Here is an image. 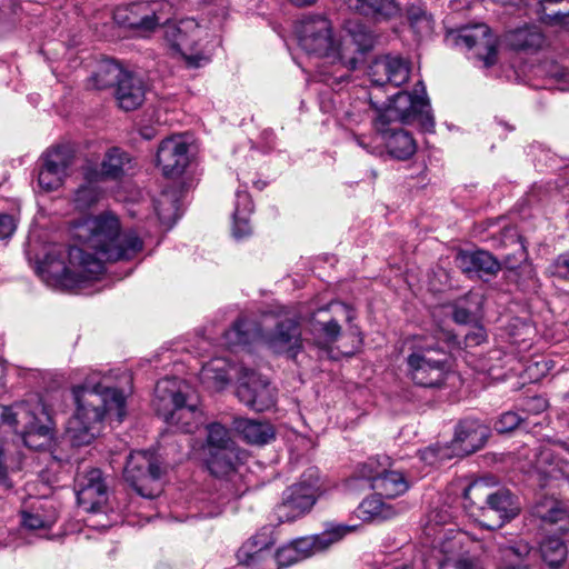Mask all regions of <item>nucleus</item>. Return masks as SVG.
Here are the masks:
<instances>
[{
  "label": "nucleus",
  "instance_id": "obj_1",
  "mask_svg": "<svg viewBox=\"0 0 569 569\" xmlns=\"http://www.w3.org/2000/svg\"><path fill=\"white\" fill-rule=\"evenodd\" d=\"M73 236L84 248L69 247L68 264L52 253L39 263L38 272L50 286L72 290L104 270V262L131 260L143 248L136 231L121 232L118 217L111 212L88 217L73 227Z\"/></svg>",
  "mask_w": 569,
  "mask_h": 569
},
{
  "label": "nucleus",
  "instance_id": "obj_2",
  "mask_svg": "<svg viewBox=\"0 0 569 569\" xmlns=\"http://www.w3.org/2000/svg\"><path fill=\"white\" fill-rule=\"evenodd\" d=\"M415 93L402 90L388 99L383 108H376L372 128L382 141L387 153L400 161L409 160L417 152V142L406 126L417 122L425 132H433L435 119L423 82Z\"/></svg>",
  "mask_w": 569,
  "mask_h": 569
},
{
  "label": "nucleus",
  "instance_id": "obj_3",
  "mask_svg": "<svg viewBox=\"0 0 569 569\" xmlns=\"http://www.w3.org/2000/svg\"><path fill=\"white\" fill-rule=\"evenodd\" d=\"M93 376L73 387L77 403L73 417L68 420L66 436L72 446L90 445L99 432L107 412H114L119 422L126 416V398L121 390L104 387Z\"/></svg>",
  "mask_w": 569,
  "mask_h": 569
},
{
  "label": "nucleus",
  "instance_id": "obj_4",
  "mask_svg": "<svg viewBox=\"0 0 569 569\" xmlns=\"http://www.w3.org/2000/svg\"><path fill=\"white\" fill-rule=\"evenodd\" d=\"M463 506L487 529H497L516 518L520 507L515 495L506 488L492 490L483 480L470 483L463 492Z\"/></svg>",
  "mask_w": 569,
  "mask_h": 569
},
{
  "label": "nucleus",
  "instance_id": "obj_5",
  "mask_svg": "<svg viewBox=\"0 0 569 569\" xmlns=\"http://www.w3.org/2000/svg\"><path fill=\"white\" fill-rule=\"evenodd\" d=\"M295 33L299 47L308 54L317 57H333L341 61L349 70L357 68L355 57L347 58L343 50H339L333 36L330 20L323 14H305L295 26Z\"/></svg>",
  "mask_w": 569,
  "mask_h": 569
},
{
  "label": "nucleus",
  "instance_id": "obj_6",
  "mask_svg": "<svg viewBox=\"0 0 569 569\" xmlns=\"http://www.w3.org/2000/svg\"><path fill=\"white\" fill-rule=\"evenodd\" d=\"M0 418L3 423L20 432L27 447L38 449L42 443H34L37 435L48 437L52 428V418L41 398L17 402L12 406L0 407Z\"/></svg>",
  "mask_w": 569,
  "mask_h": 569
},
{
  "label": "nucleus",
  "instance_id": "obj_7",
  "mask_svg": "<svg viewBox=\"0 0 569 569\" xmlns=\"http://www.w3.org/2000/svg\"><path fill=\"white\" fill-rule=\"evenodd\" d=\"M169 385L170 381L164 380L156 386L152 405L157 415L182 432H194L202 422L201 410L196 403L189 402L180 390L170 388Z\"/></svg>",
  "mask_w": 569,
  "mask_h": 569
},
{
  "label": "nucleus",
  "instance_id": "obj_8",
  "mask_svg": "<svg viewBox=\"0 0 569 569\" xmlns=\"http://www.w3.org/2000/svg\"><path fill=\"white\" fill-rule=\"evenodd\" d=\"M408 376L423 388H440L450 371L449 356L438 345L423 342L413 348L407 358Z\"/></svg>",
  "mask_w": 569,
  "mask_h": 569
},
{
  "label": "nucleus",
  "instance_id": "obj_9",
  "mask_svg": "<svg viewBox=\"0 0 569 569\" xmlns=\"http://www.w3.org/2000/svg\"><path fill=\"white\" fill-rule=\"evenodd\" d=\"M160 24L163 38L171 48L182 54L188 67L199 68L209 62L212 50L207 44H200L203 30L194 19L174 21L162 18Z\"/></svg>",
  "mask_w": 569,
  "mask_h": 569
},
{
  "label": "nucleus",
  "instance_id": "obj_10",
  "mask_svg": "<svg viewBox=\"0 0 569 569\" xmlns=\"http://www.w3.org/2000/svg\"><path fill=\"white\" fill-rule=\"evenodd\" d=\"M319 480L318 469L309 468L299 482L282 492L281 502L274 508V516L279 523L296 521L310 512L317 501Z\"/></svg>",
  "mask_w": 569,
  "mask_h": 569
},
{
  "label": "nucleus",
  "instance_id": "obj_11",
  "mask_svg": "<svg viewBox=\"0 0 569 569\" xmlns=\"http://www.w3.org/2000/svg\"><path fill=\"white\" fill-rule=\"evenodd\" d=\"M162 468L151 451H133L127 458L123 470L124 480L144 498H154L160 489L158 481Z\"/></svg>",
  "mask_w": 569,
  "mask_h": 569
},
{
  "label": "nucleus",
  "instance_id": "obj_12",
  "mask_svg": "<svg viewBox=\"0 0 569 569\" xmlns=\"http://www.w3.org/2000/svg\"><path fill=\"white\" fill-rule=\"evenodd\" d=\"M237 370L236 396L240 402L257 412H263L274 407L277 392L267 378L244 366H240Z\"/></svg>",
  "mask_w": 569,
  "mask_h": 569
},
{
  "label": "nucleus",
  "instance_id": "obj_13",
  "mask_svg": "<svg viewBox=\"0 0 569 569\" xmlns=\"http://www.w3.org/2000/svg\"><path fill=\"white\" fill-rule=\"evenodd\" d=\"M455 42L457 46L475 49L476 57L483 62L486 68L497 62L498 41L485 23L460 28L455 37Z\"/></svg>",
  "mask_w": 569,
  "mask_h": 569
},
{
  "label": "nucleus",
  "instance_id": "obj_14",
  "mask_svg": "<svg viewBox=\"0 0 569 569\" xmlns=\"http://www.w3.org/2000/svg\"><path fill=\"white\" fill-rule=\"evenodd\" d=\"M496 559L499 569H531L539 555L527 541L512 539L498 543Z\"/></svg>",
  "mask_w": 569,
  "mask_h": 569
},
{
  "label": "nucleus",
  "instance_id": "obj_15",
  "mask_svg": "<svg viewBox=\"0 0 569 569\" xmlns=\"http://www.w3.org/2000/svg\"><path fill=\"white\" fill-rule=\"evenodd\" d=\"M77 499L88 511H98L108 499V488L102 471L92 468L77 478Z\"/></svg>",
  "mask_w": 569,
  "mask_h": 569
},
{
  "label": "nucleus",
  "instance_id": "obj_16",
  "mask_svg": "<svg viewBox=\"0 0 569 569\" xmlns=\"http://www.w3.org/2000/svg\"><path fill=\"white\" fill-rule=\"evenodd\" d=\"M455 262L468 278L488 279L495 277L501 269L496 257L486 250H459Z\"/></svg>",
  "mask_w": 569,
  "mask_h": 569
},
{
  "label": "nucleus",
  "instance_id": "obj_17",
  "mask_svg": "<svg viewBox=\"0 0 569 569\" xmlns=\"http://www.w3.org/2000/svg\"><path fill=\"white\" fill-rule=\"evenodd\" d=\"M266 343L277 353H290L295 357L302 347L299 321L286 317L278 319L274 328L266 335Z\"/></svg>",
  "mask_w": 569,
  "mask_h": 569
},
{
  "label": "nucleus",
  "instance_id": "obj_18",
  "mask_svg": "<svg viewBox=\"0 0 569 569\" xmlns=\"http://www.w3.org/2000/svg\"><path fill=\"white\" fill-rule=\"evenodd\" d=\"M189 146L180 137L162 140L157 152V164L166 177L180 176L189 163Z\"/></svg>",
  "mask_w": 569,
  "mask_h": 569
},
{
  "label": "nucleus",
  "instance_id": "obj_19",
  "mask_svg": "<svg viewBox=\"0 0 569 569\" xmlns=\"http://www.w3.org/2000/svg\"><path fill=\"white\" fill-rule=\"evenodd\" d=\"M409 63L400 57L386 56L376 59L370 67L371 81L379 87L385 84L400 87L409 80Z\"/></svg>",
  "mask_w": 569,
  "mask_h": 569
},
{
  "label": "nucleus",
  "instance_id": "obj_20",
  "mask_svg": "<svg viewBox=\"0 0 569 569\" xmlns=\"http://www.w3.org/2000/svg\"><path fill=\"white\" fill-rule=\"evenodd\" d=\"M490 436L488 426L479 419L466 418L458 422L452 443L463 455H470L481 449Z\"/></svg>",
  "mask_w": 569,
  "mask_h": 569
},
{
  "label": "nucleus",
  "instance_id": "obj_21",
  "mask_svg": "<svg viewBox=\"0 0 569 569\" xmlns=\"http://www.w3.org/2000/svg\"><path fill=\"white\" fill-rule=\"evenodd\" d=\"M114 20L126 28L150 32L156 27L160 26L162 17L158 13L157 8L148 10L144 4L134 3L117 9Z\"/></svg>",
  "mask_w": 569,
  "mask_h": 569
},
{
  "label": "nucleus",
  "instance_id": "obj_22",
  "mask_svg": "<svg viewBox=\"0 0 569 569\" xmlns=\"http://www.w3.org/2000/svg\"><path fill=\"white\" fill-rule=\"evenodd\" d=\"M131 168V157L119 147L108 149L101 162V170L88 169L86 180L119 179Z\"/></svg>",
  "mask_w": 569,
  "mask_h": 569
},
{
  "label": "nucleus",
  "instance_id": "obj_23",
  "mask_svg": "<svg viewBox=\"0 0 569 569\" xmlns=\"http://www.w3.org/2000/svg\"><path fill=\"white\" fill-rule=\"evenodd\" d=\"M451 515L447 509H435L429 513V521L427 526L428 533L435 532V541L440 543L441 550L445 553H455L462 550V547L468 541H476V539L467 531H457L452 537L448 538L447 533L437 532L432 526L446 525L450 521Z\"/></svg>",
  "mask_w": 569,
  "mask_h": 569
},
{
  "label": "nucleus",
  "instance_id": "obj_24",
  "mask_svg": "<svg viewBox=\"0 0 569 569\" xmlns=\"http://www.w3.org/2000/svg\"><path fill=\"white\" fill-rule=\"evenodd\" d=\"M146 84L143 80L132 72L124 74V78L116 88V99L121 109L131 111L139 108L144 101Z\"/></svg>",
  "mask_w": 569,
  "mask_h": 569
},
{
  "label": "nucleus",
  "instance_id": "obj_25",
  "mask_svg": "<svg viewBox=\"0 0 569 569\" xmlns=\"http://www.w3.org/2000/svg\"><path fill=\"white\" fill-rule=\"evenodd\" d=\"M350 10L375 20H389L400 14L401 8L395 0H343Z\"/></svg>",
  "mask_w": 569,
  "mask_h": 569
},
{
  "label": "nucleus",
  "instance_id": "obj_26",
  "mask_svg": "<svg viewBox=\"0 0 569 569\" xmlns=\"http://www.w3.org/2000/svg\"><path fill=\"white\" fill-rule=\"evenodd\" d=\"M274 542V528L263 526L239 548L237 558L241 563L250 565L261 551L272 547Z\"/></svg>",
  "mask_w": 569,
  "mask_h": 569
},
{
  "label": "nucleus",
  "instance_id": "obj_27",
  "mask_svg": "<svg viewBox=\"0 0 569 569\" xmlns=\"http://www.w3.org/2000/svg\"><path fill=\"white\" fill-rule=\"evenodd\" d=\"M239 366H231L224 359H213L206 363L200 371L201 381L213 390H222L230 381V371L238 377Z\"/></svg>",
  "mask_w": 569,
  "mask_h": 569
},
{
  "label": "nucleus",
  "instance_id": "obj_28",
  "mask_svg": "<svg viewBox=\"0 0 569 569\" xmlns=\"http://www.w3.org/2000/svg\"><path fill=\"white\" fill-rule=\"evenodd\" d=\"M246 453L237 448L210 450L208 469L216 477H224L237 470L242 463Z\"/></svg>",
  "mask_w": 569,
  "mask_h": 569
},
{
  "label": "nucleus",
  "instance_id": "obj_29",
  "mask_svg": "<svg viewBox=\"0 0 569 569\" xmlns=\"http://www.w3.org/2000/svg\"><path fill=\"white\" fill-rule=\"evenodd\" d=\"M232 425L243 440L251 445H266L274 437L271 425L267 422L240 417L234 418Z\"/></svg>",
  "mask_w": 569,
  "mask_h": 569
},
{
  "label": "nucleus",
  "instance_id": "obj_30",
  "mask_svg": "<svg viewBox=\"0 0 569 569\" xmlns=\"http://www.w3.org/2000/svg\"><path fill=\"white\" fill-rule=\"evenodd\" d=\"M410 486L409 479L402 472L387 468L383 475L371 485V489L378 496L393 499L406 493Z\"/></svg>",
  "mask_w": 569,
  "mask_h": 569
},
{
  "label": "nucleus",
  "instance_id": "obj_31",
  "mask_svg": "<svg viewBox=\"0 0 569 569\" xmlns=\"http://www.w3.org/2000/svg\"><path fill=\"white\" fill-rule=\"evenodd\" d=\"M536 13L548 26H569V0H538Z\"/></svg>",
  "mask_w": 569,
  "mask_h": 569
},
{
  "label": "nucleus",
  "instance_id": "obj_32",
  "mask_svg": "<svg viewBox=\"0 0 569 569\" xmlns=\"http://www.w3.org/2000/svg\"><path fill=\"white\" fill-rule=\"evenodd\" d=\"M508 46L517 51H536L541 48L545 37L541 31L533 26H525L511 30L507 33Z\"/></svg>",
  "mask_w": 569,
  "mask_h": 569
},
{
  "label": "nucleus",
  "instance_id": "obj_33",
  "mask_svg": "<svg viewBox=\"0 0 569 569\" xmlns=\"http://www.w3.org/2000/svg\"><path fill=\"white\" fill-rule=\"evenodd\" d=\"M382 496L378 493L366 498L359 506V510L365 520H389L393 518L398 510L393 505L387 503L381 499Z\"/></svg>",
  "mask_w": 569,
  "mask_h": 569
},
{
  "label": "nucleus",
  "instance_id": "obj_34",
  "mask_svg": "<svg viewBox=\"0 0 569 569\" xmlns=\"http://www.w3.org/2000/svg\"><path fill=\"white\" fill-rule=\"evenodd\" d=\"M357 526L329 522L322 532L311 535L317 553L328 550L332 545L339 542L348 533L355 531Z\"/></svg>",
  "mask_w": 569,
  "mask_h": 569
},
{
  "label": "nucleus",
  "instance_id": "obj_35",
  "mask_svg": "<svg viewBox=\"0 0 569 569\" xmlns=\"http://www.w3.org/2000/svg\"><path fill=\"white\" fill-rule=\"evenodd\" d=\"M128 74L121 66L113 60H103L99 66L98 70L92 74L91 80L97 89H107L116 86Z\"/></svg>",
  "mask_w": 569,
  "mask_h": 569
},
{
  "label": "nucleus",
  "instance_id": "obj_36",
  "mask_svg": "<svg viewBox=\"0 0 569 569\" xmlns=\"http://www.w3.org/2000/svg\"><path fill=\"white\" fill-rule=\"evenodd\" d=\"M568 553L563 540L552 535L543 539L540 545V557L551 568H559Z\"/></svg>",
  "mask_w": 569,
  "mask_h": 569
},
{
  "label": "nucleus",
  "instance_id": "obj_37",
  "mask_svg": "<svg viewBox=\"0 0 569 569\" xmlns=\"http://www.w3.org/2000/svg\"><path fill=\"white\" fill-rule=\"evenodd\" d=\"M501 243L505 247H513L512 253L505 257V262L509 269L517 268V266L527 258L526 246L516 228L509 227L503 229L501 233Z\"/></svg>",
  "mask_w": 569,
  "mask_h": 569
},
{
  "label": "nucleus",
  "instance_id": "obj_38",
  "mask_svg": "<svg viewBox=\"0 0 569 569\" xmlns=\"http://www.w3.org/2000/svg\"><path fill=\"white\" fill-rule=\"evenodd\" d=\"M257 335L253 322L247 319H238L233 326L223 333L224 343L228 347L247 346Z\"/></svg>",
  "mask_w": 569,
  "mask_h": 569
},
{
  "label": "nucleus",
  "instance_id": "obj_39",
  "mask_svg": "<svg viewBox=\"0 0 569 569\" xmlns=\"http://www.w3.org/2000/svg\"><path fill=\"white\" fill-rule=\"evenodd\" d=\"M252 211L251 201L248 194L238 196V207L233 213L232 234L236 239L240 240L249 237L252 232L249 222V212Z\"/></svg>",
  "mask_w": 569,
  "mask_h": 569
},
{
  "label": "nucleus",
  "instance_id": "obj_40",
  "mask_svg": "<svg viewBox=\"0 0 569 569\" xmlns=\"http://www.w3.org/2000/svg\"><path fill=\"white\" fill-rule=\"evenodd\" d=\"M390 467V459L387 456L370 457L365 462L359 463L355 470V478L366 480L371 485L383 475Z\"/></svg>",
  "mask_w": 569,
  "mask_h": 569
},
{
  "label": "nucleus",
  "instance_id": "obj_41",
  "mask_svg": "<svg viewBox=\"0 0 569 569\" xmlns=\"http://www.w3.org/2000/svg\"><path fill=\"white\" fill-rule=\"evenodd\" d=\"M406 16L410 27L420 36L431 33L433 29V19L421 3H411L406 9Z\"/></svg>",
  "mask_w": 569,
  "mask_h": 569
},
{
  "label": "nucleus",
  "instance_id": "obj_42",
  "mask_svg": "<svg viewBox=\"0 0 569 569\" xmlns=\"http://www.w3.org/2000/svg\"><path fill=\"white\" fill-rule=\"evenodd\" d=\"M312 333L317 345L321 348H327L338 340L341 327L335 319L326 322L318 321L312 325Z\"/></svg>",
  "mask_w": 569,
  "mask_h": 569
},
{
  "label": "nucleus",
  "instance_id": "obj_43",
  "mask_svg": "<svg viewBox=\"0 0 569 569\" xmlns=\"http://www.w3.org/2000/svg\"><path fill=\"white\" fill-rule=\"evenodd\" d=\"M559 451L560 443L553 447H543L539 451L536 460L537 468L546 477L557 479V462L561 458Z\"/></svg>",
  "mask_w": 569,
  "mask_h": 569
},
{
  "label": "nucleus",
  "instance_id": "obj_44",
  "mask_svg": "<svg viewBox=\"0 0 569 569\" xmlns=\"http://www.w3.org/2000/svg\"><path fill=\"white\" fill-rule=\"evenodd\" d=\"M73 151L68 146H57L42 156V161L51 168H56L67 174L68 168L73 162Z\"/></svg>",
  "mask_w": 569,
  "mask_h": 569
},
{
  "label": "nucleus",
  "instance_id": "obj_45",
  "mask_svg": "<svg viewBox=\"0 0 569 569\" xmlns=\"http://www.w3.org/2000/svg\"><path fill=\"white\" fill-rule=\"evenodd\" d=\"M208 445L210 450L237 448L236 442L230 437V431L220 423L208 426Z\"/></svg>",
  "mask_w": 569,
  "mask_h": 569
},
{
  "label": "nucleus",
  "instance_id": "obj_46",
  "mask_svg": "<svg viewBox=\"0 0 569 569\" xmlns=\"http://www.w3.org/2000/svg\"><path fill=\"white\" fill-rule=\"evenodd\" d=\"M67 174L42 161L38 173V183L44 191H52L60 188Z\"/></svg>",
  "mask_w": 569,
  "mask_h": 569
},
{
  "label": "nucleus",
  "instance_id": "obj_47",
  "mask_svg": "<svg viewBox=\"0 0 569 569\" xmlns=\"http://www.w3.org/2000/svg\"><path fill=\"white\" fill-rule=\"evenodd\" d=\"M350 41L356 46V51L363 53L373 48L375 34L363 24L355 23L349 28Z\"/></svg>",
  "mask_w": 569,
  "mask_h": 569
},
{
  "label": "nucleus",
  "instance_id": "obj_48",
  "mask_svg": "<svg viewBox=\"0 0 569 569\" xmlns=\"http://www.w3.org/2000/svg\"><path fill=\"white\" fill-rule=\"evenodd\" d=\"M94 181L87 180L86 184L80 186L74 193V203L78 209L87 210L96 204L100 198L101 191L92 184Z\"/></svg>",
  "mask_w": 569,
  "mask_h": 569
},
{
  "label": "nucleus",
  "instance_id": "obj_49",
  "mask_svg": "<svg viewBox=\"0 0 569 569\" xmlns=\"http://www.w3.org/2000/svg\"><path fill=\"white\" fill-rule=\"evenodd\" d=\"M525 418L516 411H506L501 413L495 422V429L499 433H508L517 429Z\"/></svg>",
  "mask_w": 569,
  "mask_h": 569
},
{
  "label": "nucleus",
  "instance_id": "obj_50",
  "mask_svg": "<svg viewBox=\"0 0 569 569\" xmlns=\"http://www.w3.org/2000/svg\"><path fill=\"white\" fill-rule=\"evenodd\" d=\"M541 519L551 525L563 522L557 529L561 533L569 530V516L565 509L558 506H552L546 513L541 515Z\"/></svg>",
  "mask_w": 569,
  "mask_h": 569
},
{
  "label": "nucleus",
  "instance_id": "obj_51",
  "mask_svg": "<svg viewBox=\"0 0 569 569\" xmlns=\"http://www.w3.org/2000/svg\"><path fill=\"white\" fill-rule=\"evenodd\" d=\"M54 522L53 517H42L39 513L23 512L22 523L30 530L49 529Z\"/></svg>",
  "mask_w": 569,
  "mask_h": 569
},
{
  "label": "nucleus",
  "instance_id": "obj_52",
  "mask_svg": "<svg viewBox=\"0 0 569 569\" xmlns=\"http://www.w3.org/2000/svg\"><path fill=\"white\" fill-rule=\"evenodd\" d=\"M547 74L558 86V89L569 90V69L557 63H551L547 70Z\"/></svg>",
  "mask_w": 569,
  "mask_h": 569
},
{
  "label": "nucleus",
  "instance_id": "obj_53",
  "mask_svg": "<svg viewBox=\"0 0 569 569\" xmlns=\"http://www.w3.org/2000/svg\"><path fill=\"white\" fill-rule=\"evenodd\" d=\"M274 558L280 568L288 567L301 561L292 542L279 548L274 555Z\"/></svg>",
  "mask_w": 569,
  "mask_h": 569
},
{
  "label": "nucleus",
  "instance_id": "obj_54",
  "mask_svg": "<svg viewBox=\"0 0 569 569\" xmlns=\"http://www.w3.org/2000/svg\"><path fill=\"white\" fill-rule=\"evenodd\" d=\"M519 408L528 415H539L548 408V401L542 396H532L523 399Z\"/></svg>",
  "mask_w": 569,
  "mask_h": 569
},
{
  "label": "nucleus",
  "instance_id": "obj_55",
  "mask_svg": "<svg viewBox=\"0 0 569 569\" xmlns=\"http://www.w3.org/2000/svg\"><path fill=\"white\" fill-rule=\"evenodd\" d=\"M292 545L295 546L297 553L301 560L317 555L315 550V542L311 536L298 538L292 541Z\"/></svg>",
  "mask_w": 569,
  "mask_h": 569
},
{
  "label": "nucleus",
  "instance_id": "obj_56",
  "mask_svg": "<svg viewBox=\"0 0 569 569\" xmlns=\"http://www.w3.org/2000/svg\"><path fill=\"white\" fill-rule=\"evenodd\" d=\"M550 269L553 276L560 279H569V252L558 256Z\"/></svg>",
  "mask_w": 569,
  "mask_h": 569
},
{
  "label": "nucleus",
  "instance_id": "obj_57",
  "mask_svg": "<svg viewBox=\"0 0 569 569\" xmlns=\"http://www.w3.org/2000/svg\"><path fill=\"white\" fill-rule=\"evenodd\" d=\"M439 569H480L479 566L469 558L446 559L440 563Z\"/></svg>",
  "mask_w": 569,
  "mask_h": 569
},
{
  "label": "nucleus",
  "instance_id": "obj_58",
  "mask_svg": "<svg viewBox=\"0 0 569 569\" xmlns=\"http://www.w3.org/2000/svg\"><path fill=\"white\" fill-rule=\"evenodd\" d=\"M452 319L458 325H467L473 320V313L459 301L453 306Z\"/></svg>",
  "mask_w": 569,
  "mask_h": 569
},
{
  "label": "nucleus",
  "instance_id": "obj_59",
  "mask_svg": "<svg viewBox=\"0 0 569 569\" xmlns=\"http://www.w3.org/2000/svg\"><path fill=\"white\" fill-rule=\"evenodd\" d=\"M559 453L561 458L557 462V478L563 477L569 479V447L560 442Z\"/></svg>",
  "mask_w": 569,
  "mask_h": 569
},
{
  "label": "nucleus",
  "instance_id": "obj_60",
  "mask_svg": "<svg viewBox=\"0 0 569 569\" xmlns=\"http://www.w3.org/2000/svg\"><path fill=\"white\" fill-rule=\"evenodd\" d=\"M487 339L486 331L482 327H477L472 331L466 333L463 345L466 348L479 346Z\"/></svg>",
  "mask_w": 569,
  "mask_h": 569
},
{
  "label": "nucleus",
  "instance_id": "obj_61",
  "mask_svg": "<svg viewBox=\"0 0 569 569\" xmlns=\"http://www.w3.org/2000/svg\"><path fill=\"white\" fill-rule=\"evenodd\" d=\"M16 221L12 216L0 213V239L10 238L16 230Z\"/></svg>",
  "mask_w": 569,
  "mask_h": 569
},
{
  "label": "nucleus",
  "instance_id": "obj_62",
  "mask_svg": "<svg viewBox=\"0 0 569 569\" xmlns=\"http://www.w3.org/2000/svg\"><path fill=\"white\" fill-rule=\"evenodd\" d=\"M420 455L421 459L428 465H433L446 457L443 450L438 446L427 447L420 451Z\"/></svg>",
  "mask_w": 569,
  "mask_h": 569
},
{
  "label": "nucleus",
  "instance_id": "obj_63",
  "mask_svg": "<svg viewBox=\"0 0 569 569\" xmlns=\"http://www.w3.org/2000/svg\"><path fill=\"white\" fill-rule=\"evenodd\" d=\"M363 103L356 106L355 111L343 110L341 114V107L337 109V116L341 120V117L350 123H358L362 120Z\"/></svg>",
  "mask_w": 569,
  "mask_h": 569
},
{
  "label": "nucleus",
  "instance_id": "obj_64",
  "mask_svg": "<svg viewBox=\"0 0 569 569\" xmlns=\"http://www.w3.org/2000/svg\"><path fill=\"white\" fill-rule=\"evenodd\" d=\"M437 339L443 340L449 346H460L461 345L460 341L458 340L457 336L453 335L451 331H445V330L439 331Z\"/></svg>",
  "mask_w": 569,
  "mask_h": 569
}]
</instances>
